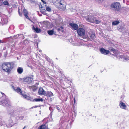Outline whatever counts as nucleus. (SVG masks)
Masks as SVG:
<instances>
[{"instance_id": "1", "label": "nucleus", "mask_w": 129, "mask_h": 129, "mask_svg": "<svg viewBox=\"0 0 129 129\" xmlns=\"http://www.w3.org/2000/svg\"><path fill=\"white\" fill-rule=\"evenodd\" d=\"M13 66V64L12 63L6 62L2 64V67L4 71L9 73L10 72Z\"/></svg>"}, {"instance_id": "2", "label": "nucleus", "mask_w": 129, "mask_h": 129, "mask_svg": "<svg viewBox=\"0 0 129 129\" xmlns=\"http://www.w3.org/2000/svg\"><path fill=\"white\" fill-rule=\"evenodd\" d=\"M3 96L1 98V101H0V104L5 106H8L11 105L10 101L8 98L5 94L2 92L1 93Z\"/></svg>"}, {"instance_id": "3", "label": "nucleus", "mask_w": 129, "mask_h": 129, "mask_svg": "<svg viewBox=\"0 0 129 129\" xmlns=\"http://www.w3.org/2000/svg\"><path fill=\"white\" fill-rule=\"evenodd\" d=\"M77 32L79 36L82 37L84 38H86L88 37V35H85V29L83 28H78L77 30Z\"/></svg>"}, {"instance_id": "4", "label": "nucleus", "mask_w": 129, "mask_h": 129, "mask_svg": "<svg viewBox=\"0 0 129 129\" xmlns=\"http://www.w3.org/2000/svg\"><path fill=\"white\" fill-rule=\"evenodd\" d=\"M111 8L114 10L119 11L121 8L120 4L118 2H114L111 5Z\"/></svg>"}, {"instance_id": "5", "label": "nucleus", "mask_w": 129, "mask_h": 129, "mask_svg": "<svg viewBox=\"0 0 129 129\" xmlns=\"http://www.w3.org/2000/svg\"><path fill=\"white\" fill-rule=\"evenodd\" d=\"M70 41L71 42V43L74 46H79L81 45H83L84 44L80 42H82L83 40L78 39V40H75V41H72V39L70 40Z\"/></svg>"}, {"instance_id": "6", "label": "nucleus", "mask_w": 129, "mask_h": 129, "mask_svg": "<svg viewBox=\"0 0 129 129\" xmlns=\"http://www.w3.org/2000/svg\"><path fill=\"white\" fill-rule=\"evenodd\" d=\"M7 16L4 15H0V23L2 25L6 24L8 22Z\"/></svg>"}, {"instance_id": "7", "label": "nucleus", "mask_w": 129, "mask_h": 129, "mask_svg": "<svg viewBox=\"0 0 129 129\" xmlns=\"http://www.w3.org/2000/svg\"><path fill=\"white\" fill-rule=\"evenodd\" d=\"M61 9L64 10L66 9V4L65 2L63 0H59L57 5Z\"/></svg>"}, {"instance_id": "8", "label": "nucleus", "mask_w": 129, "mask_h": 129, "mask_svg": "<svg viewBox=\"0 0 129 129\" xmlns=\"http://www.w3.org/2000/svg\"><path fill=\"white\" fill-rule=\"evenodd\" d=\"M69 25L70 26V27L73 29L77 30L78 29V26L76 24L73 23H70Z\"/></svg>"}, {"instance_id": "9", "label": "nucleus", "mask_w": 129, "mask_h": 129, "mask_svg": "<svg viewBox=\"0 0 129 129\" xmlns=\"http://www.w3.org/2000/svg\"><path fill=\"white\" fill-rule=\"evenodd\" d=\"M119 106L120 108L123 109L127 110V108L125 104L122 101H120L119 102Z\"/></svg>"}, {"instance_id": "10", "label": "nucleus", "mask_w": 129, "mask_h": 129, "mask_svg": "<svg viewBox=\"0 0 129 129\" xmlns=\"http://www.w3.org/2000/svg\"><path fill=\"white\" fill-rule=\"evenodd\" d=\"M33 80V78L31 77H28L24 78L23 79L24 82H26L28 83H30Z\"/></svg>"}, {"instance_id": "11", "label": "nucleus", "mask_w": 129, "mask_h": 129, "mask_svg": "<svg viewBox=\"0 0 129 129\" xmlns=\"http://www.w3.org/2000/svg\"><path fill=\"white\" fill-rule=\"evenodd\" d=\"M100 51L102 54L104 55H107L110 53L109 50H106L103 48L100 49Z\"/></svg>"}, {"instance_id": "12", "label": "nucleus", "mask_w": 129, "mask_h": 129, "mask_svg": "<svg viewBox=\"0 0 129 129\" xmlns=\"http://www.w3.org/2000/svg\"><path fill=\"white\" fill-rule=\"evenodd\" d=\"M46 91L42 88H40L38 90V92L40 95H45Z\"/></svg>"}, {"instance_id": "13", "label": "nucleus", "mask_w": 129, "mask_h": 129, "mask_svg": "<svg viewBox=\"0 0 129 129\" xmlns=\"http://www.w3.org/2000/svg\"><path fill=\"white\" fill-rule=\"evenodd\" d=\"M118 29L119 31L122 33H124L125 31V27L124 26H120L118 27Z\"/></svg>"}, {"instance_id": "14", "label": "nucleus", "mask_w": 129, "mask_h": 129, "mask_svg": "<svg viewBox=\"0 0 129 129\" xmlns=\"http://www.w3.org/2000/svg\"><path fill=\"white\" fill-rule=\"evenodd\" d=\"M95 18V17L93 16H90L86 17L85 19L87 21L91 23H93V22H91L90 21V20H91L92 19V20H93Z\"/></svg>"}, {"instance_id": "15", "label": "nucleus", "mask_w": 129, "mask_h": 129, "mask_svg": "<svg viewBox=\"0 0 129 129\" xmlns=\"http://www.w3.org/2000/svg\"><path fill=\"white\" fill-rule=\"evenodd\" d=\"M45 94V96L51 97L53 95V93L51 91H48L46 92Z\"/></svg>"}, {"instance_id": "16", "label": "nucleus", "mask_w": 129, "mask_h": 129, "mask_svg": "<svg viewBox=\"0 0 129 129\" xmlns=\"http://www.w3.org/2000/svg\"><path fill=\"white\" fill-rule=\"evenodd\" d=\"M47 127V125L46 124H43L38 127L39 129H45Z\"/></svg>"}, {"instance_id": "17", "label": "nucleus", "mask_w": 129, "mask_h": 129, "mask_svg": "<svg viewBox=\"0 0 129 129\" xmlns=\"http://www.w3.org/2000/svg\"><path fill=\"white\" fill-rule=\"evenodd\" d=\"M23 71V69L22 68L20 67H18L17 69V71L19 74H21Z\"/></svg>"}, {"instance_id": "18", "label": "nucleus", "mask_w": 129, "mask_h": 129, "mask_svg": "<svg viewBox=\"0 0 129 129\" xmlns=\"http://www.w3.org/2000/svg\"><path fill=\"white\" fill-rule=\"evenodd\" d=\"M90 21L91 22H93V23H95L96 24H99L100 23L101 21V20H96L95 19V18L94 19H93V20H92V19L91 20H90Z\"/></svg>"}, {"instance_id": "19", "label": "nucleus", "mask_w": 129, "mask_h": 129, "mask_svg": "<svg viewBox=\"0 0 129 129\" xmlns=\"http://www.w3.org/2000/svg\"><path fill=\"white\" fill-rule=\"evenodd\" d=\"M120 57L121 58V60L124 61H126L129 60V57L128 56L124 57L121 56Z\"/></svg>"}, {"instance_id": "20", "label": "nucleus", "mask_w": 129, "mask_h": 129, "mask_svg": "<svg viewBox=\"0 0 129 129\" xmlns=\"http://www.w3.org/2000/svg\"><path fill=\"white\" fill-rule=\"evenodd\" d=\"M32 29L33 30H34L37 33H39L41 31V30L40 29L37 27L35 28L33 25V26Z\"/></svg>"}, {"instance_id": "21", "label": "nucleus", "mask_w": 129, "mask_h": 129, "mask_svg": "<svg viewBox=\"0 0 129 129\" xmlns=\"http://www.w3.org/2000/svg\"><path fill=\"white\" fill-rule=\"evenodd\" d=\"M57 29L58 31L59 32H60L61 30L62 32L64 31L63 27L62 26H61L59 28H57Z\"/></svg>"}, {"instance_id": "22", "label": "nucleus", "mask_w": 129, "mask_h": 129, "mask_svg": "<svg viewBox=\"0 0 129 129\" xmlns=\"http://www.w3.org/2000/svg\"><path fill=\"white\" fill-rule=\"evenodd\" d=\"M119 23V22L118 20H116L113 21L112 22V24L113 25H115L118 24Z\"/></svg>"}, {"instance_id": "23", "label": "nucleus", "mask_w": 129, "mask_h": 129, "mask_svg": "<svg viewBox=\"0 0 129 129\" xmlns=\"http://www.w3.org/2000/svg\"><path fill=\"white\" fill-rule=\"evenodd\" d=\"M23 12L24 15L27 19H28V17L27 16V12L26 10H23Z\"/></svg>"}, {"instance_id": "24", "label": "nucleus", "mask_w": 129, "mask_h": 129, "mask_svg": "<svg viewBox=\"0 0 129 129\" xmlns=\"http://www.w3.org/2000/svg\"><path fill=\"white\" fill-rule=\"evenodd\" d=\"M15 90L18 93L21 94H22L21 90L19 87L15 89Z\"/></svg>"}, {"instance_id": "25", "label": "nucleus", "mask_w": 129, "mask_h": 129, "mask_svg": "<svg viewBox=\"0 0 129 129\" xmlns=\"http://www.w3.org/2000/svg\"><path fill=\"white\" fill-rule=\"evenodd\" d=\"M47 33L49 35H51L53 34L54 31L53 30H48Z\"/></svg>"}, {"instance_id": "26", "label": "nucleus", "mask_w": 129, "mask_h": 129, "mask_svg": "<svg viewBox=\"0 0 129 129\" xmlns=\"http://www.w3.org/2000/svg\"><path fill=\"white\" fill-rule=\"evenodd\" d=\"M43 99L42 98L41 99H34V101L36 102H42L43 101Z\"/></svg>"}, {"instance_id": "27", "label": "nucleus", "mask_w": 129, "mask_h": 129, "mask_svg": "<svg viewBox=\"0 0 129 129\" xmlns=\"http://www.w3.org/2000/svg\"><path fill=\"white\" fill-rule=\"evenodd\" d=\"M59 1V0H53V3L55 5L57 6Z\"/></svg>"}, {"instance_id": "28", "label": "nucleus", "mask_w": 129, "mask_h": 129, "mask_svg": "<svg viewBox=\"0 0 129 129\" xmlns=\"http://www.w3.org/2000/svg\"><path fill=\"white\" fill-rule=\"evenodd\" d=\"M17 114V113L15 112H13V113H10V115L12 116H15Z\"/></svg>"}, {"instance_id": "29", "label": "nucleus", "mask_w": 129, "mask_h": 129, "mask_svg": "<svg viewBox=\"0 0 129 129\" xmlns=\"http://www.w3.org/2000/svg\"><path fill=\"white\" fill-rule=\"evenodd\" d=\"M22 95L23 96V98H24L25 99H26L27 100H29V98L26 95H23V94H22Z\"/></svg>"}, {"instance_id": "30", "label": "nucleus", "mask_w": 129, "mask_h": 129, "mask_svg": "<svg viewBox=\"0 0 129 129\" xmlns=\"http://www.w3.org/2000/svg\"><path fill=\"white\" fill-rule=\"evenodd\" d=\"M95 34H91L90 36V39H93L95 38Z\"/></svg>"}, {"instance_id": "31", "label": "nucleus", "mask_w": 129, "mask_h": 129, "mask_svg": "<svg viewBox=\"0 0 129 129\" xmlns=\"http://www.w3.org/2000/svg\"><path fill=\"white\" fill-rule=\"evenodd\" d=\"M4 3V4L5 5H7L8 6H9V4L8 2L7 1H4V2H3Z\"/></svg>"}, {"instance_id": "32", "label": "nucleus", "mask_w": 129, "mask_h": 129, "mask_svg": "<svg viewBox=\"0 0 129 129\" xmlns=\"http://www.w3.org/2000/svg\"><path fill=\"white\" fill-rule=\"evenodd\" d=\"M46 10L47 11L50 12L51 10V9L49 7H47L46 8Z\"/></svg>"}, {"instance_id": "33", "label": "nucleus", "mask_w": 129, "mask_h": 129, "mask_svg": "<svg viewBox=\"0 0 129 129\" xmlns=\"http://www.w3.org/2000/svg\"><path fill=\"white\" fill-rule=\"evenodd\" d=\"M28 41L26 39L24 41V43L25 44H26L27 43H28Z\"/></svg>"}, {"instance_id": "34", "label": "nucleus", "mask_w": 129, "mask_h": 129, "mask_svg": "<svg viewBox=\"0 0 129 129\" xmlns=\"http://www.w3.org/2000/svg\"><path fill=\"white\" fill-rule=\"evenodd\" d=\"M46 58L48 61L50 62L51 61V60L47 57H46Z\"/></svg>"}, {"instance_id": "35", "label": "nucleus", "mask_w": 129, "mask_h": 129, "mask_svg": "<svg viewBox=\"0 0 129 129\" xmlns=\"http://www.w3.org/2000/svg\"><path fill=\"white\" fill-rule=\"evenodd\" d=\"M65 81H66L67 82L69 83L71 82V81H69V80H68L67 79H66V80Z\"/></svg>"}, {"instance_id": "36", "label": "nucleus", "mask_w": 129, "mask_h": 129, "mask_svg": "<svg viewBox=\"0 0 129 129\" xmlns=\"http://www.w3.org/2000/svg\"><path fill=\"white\" fill-rule=\"evenodd\" d=\"M3 0H0V6H1L3 2Z\"/></svg>"}, {"instance_id": "37", "label": "nucleus", "mask_w": 129, "mask_h": 129, "mask_svg": "<svg viewBox=\"0 0 129 129\" xmlns=\"http://www.w3.org/2000/svg\"><path fill=\"white\" fill-rule=\"evenodd\" d=\"M22 36L23 37V35L22 34H18L17 35H16V36H17L18 37H19V36Z\"/></svg>"}, {"instance_id": "38", "label": "nucleus", "mask_w": 129, "mask_h": 129, "mask_svg": "<svg viewBox=\"0 0 129 129\" xmlns=\"http://www.w3.org/2000/svg\"><path fill=\"white\" fill-rule=\"evenodd\" d=\"M56 109L58 111H60V107H56Z\"/></svg>"}, {"instance_id": "39", "label": "nucleus", "mask_w": 129, "mask_h": 129, "mask_svg": "<svg viewBox=\"0 0 129 129\" xmlns=\"http://www.w3.org/2000/svg\"><path fill=\"white\" fill-rule=\"evenodd\" d=\"M24 118V116H21L20 117V119H23Z\"/></svg>"}, {"instance_id": "40", "label": "nucleus", "mask_w": 129, "mask_h": 129, "mask_svg": "<svg viewBox=\"0 0 129 129\" xmlns=\"http://www.w3.org/2000/svg\"><path fill=\"white\" fill-rule=\"evenodd\" d=\"M74 104H75L76 103V101H75V98H74Z\"/></svg>"}, {"instance_id": "41", "label": "nucleus", "mask_w": 129, "mask_h": 129, "mask_svg": "<svg viewBox=\"0 0 129 129\" xmlns=\"http://www.w3.org/2000/svg\"><path fill=\"white\" fill-rule=\"evenodd\" d=\"M43 2V3L44 4H46V3L44 1H43V0H41Z\"/></svg>"}, {"instance_id": "42", "label": "nucleus", "mask_w": 129, "mask_h": 129, "mask_svg": "<svg viewBox=\"0 0 129 129\" xmlns=\"http://www.w3.org/2000/svg\"><path fill=\"white\" fill-rule=\"evenodd\" d=\"M95 0L96 1H100V2H102L103 1V0Z\"/></svg>"}, {"instance_id": "43", "label": "nucleus", "mask_w": 129, "mask_h": 129, "mask_svg": "<svg viewBox=\"0 0 129 129\" xmlns=\"http://www.w3.org/2000/svg\"><path fill=\"white\" fill-rule=\"evenodd\" d=\"M37 107V106H34L33 107H32L31 108H36Z\"/></svg>"}, {"instance_id": "44", "label": "nucleus", "mask_w": 129, "mask_h": 129, "mask_svg": "<svg viewBox=\"0 0 129 129\" xmlns=\"http://www.w3.org/2000/svg\"><path fill=\"white\" fill-rule=\"evenodd\" d=\"M51 107H50L49 108V110H51Z\"/></svg>"}, {"instance_id": "45", "label": "nucleus", "mask_w": 129, "mask_h": 129, "mask_svg": "<svg viewBox=\"0 0 129 129\" xmlns=\"http://www.w3.org/2000/svg\"><path fill=\"white\" fill-rule=\"evenodd\" d=\"M18 12H19V15H20V14L19 11V10H18Z\"/></svg>"}, {"instance_id": "46", "label": "nucleus", "mask_w": 129, "mask_h": 129, "mask_svg": "<svg viewBox=\"0 0 129 129\" xmlns=\"http://www.w3.org/2000/svg\"><path fill=\"white\" fill-rule=\"evenodd\" d=\"M39 52H40L41 51V50H39Z\"/></svg>"}, {"instance_id": "47", "label": "nucleus", "mask_w": 129, "mask_h": 129, "mask_svg": "<svg viewBox=\"0 0 129 129\" xmlns=\"http://www.w3.org/2000/svg\"><path fill=\"white\" fill-rule=\"evenodd\" d=\"M1 125H2L1 124H0V126H1Z\"/></svg>"}, {"instance_id": "48", "label": "nucleus", "mask_w": 129, "mask_h": 129, "mask_svg": "<svg viewBox=\"0 0 129 129\" xmlns=\"http://www.w3.org/2000/svg\"><path fill=\"white\" fill-rule=\"evenodd\" d=\"M41 8H43L42 7V6H41Z\"/></svg>"}, {"instance_id": "49", "label": "nucleus", "mask_w": 129, "mask_h": 129, "mask_svg": "<svg viewBox=\"0 0 129 129\" xmlns=\"http://www.w3.org/2000/svg\"><path fill=\"white\" fill-rule=\"evenodd\" d=\"M1 40H0V43H1Z\"/></svg>"}, {"instance_id": "50", "label": "nucleus", "mask_w": 129, "mask_h": 129, "mask_svg": "<svg viewBox=\"0 0 129 129\" xmlns=\"http://www.w3.org/2000/svg\"><path fill=\"white\" fill-rule=\"evenodd\" d=\"M0 119H2V118H0Z\"/></svg>"}]
</instances>
